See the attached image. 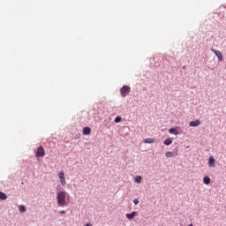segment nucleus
<instances>
[{"instance_id":"f257e3e1","label":"nucleus","mask_w":226,"mask_h":226,"mask_svg":"<svg viewBox=\"0 0 226 226\" xmlns=\"http://www.w3.org/2000/svg\"><path fill=\"white\" fill-rule=\"evenodd\" d=\"M66 197L70 199V195L68 194V192L64 191H61L56 193V202L59 207H64V206H68Z\"/></svg>"},{"instance_id":"f03ea898","label":"nucleus","mask_w":226,"mask_h":226,"mask_svg":"<svg viewBox=\"0 0 226 226\" xmlns=\"http://www.w3.org/2000/svg\"><path fill=\"white\" fill-rule=\"evenodd\" d=\"M35 156H36V158H43V156H45V149L43 148L42 146H40L35 150Z\"/></svg>"},{"instance_id":"7ed1b4c3","label":"nucleus","mask_w":226,"mask_h":226,"mask_svg":"<svg viewBox=\"0 0 226 226\" xmlns=\"http://www.w3.org/2000/svg\"><path fill=\"white\" fill-rule=\"evenodd\" d=\"M130 91H131L130 87H128V86H124V87L121 88V90H120L121 96H123V98H125V96H128V94H130Z\"/></svg>"},{"instance_id":"20e7f679","label":"nucleus","mask_w":226,"mask_h":226,"mask_svg":"<svg viewBox=\"0 0 226 226\" xmlns=\"http://www.w3.org/2000/svg\"><path fill=\"white\" fill-rule=\"evenodd\" d=\"M58 177L60 179V183L63 186L66 185V177H64V171H59Z\"/></svg>"},{"instance_id":"39448f33","label":"nucleus","mask_w":226,"mask_h":226,"mask_svg":"<svg viewBox=\"0 0 226 226\" xmlns=\"http://www.w3.org/2000/svg\"><path fill=\"white\" fill-rule=\"evenodd\" d=\"M212 52H214V54H215V56L218 57L219 61H223V56H222V52H220L219 50H216L215 49H211Z\"/></svg>"},{"instance_id":"423d86ee","label":"nucleus","mask_w":226,"mask_h":226,"mask_svg":"<svg viewBox=\"0 0 226 226\" xmlns=\"http://www.w3.org/2000/svg\"><path fill=\"white\" fill-rule=\"evenodd\" d=\"M189 126L195 128L197 126H200V120H196V121H191L189 123Z\"/></svg>"},{"instance_id":"0eeeda50","label":"nucleus","mask_w":226,"mask_h":226,"mask_svg":"<svg viewBox=\"0 0 226 226\" xmlns=\"http://www.w3.org/2000/svg\"><path fill=\"white\" fill-rule=\"evenodd\" d=\"M177 130H179V127L170 128L169 130V133H171L173 135H179V131Z\"/></svg>"},{"instance_id":"6e6552de","label":"nucleus","mask_w":226,"mask_h":226,"mask_svg":"<svg viewBox=\"0 0 226 226\" xmlns=\"http://www.w3.org/2000/svg\"><path fill=\"white\" fill-rule=\"evenodd\" d=\"M208 167H215V156H210L208 159Z\"/></svg>"},{"instance_id":"1a4fd4ad","label":"nucleus","mask_w":226,"mask_h":226,"mask_svg":"<svg viewBox=\"0 0 226 226\" xmlns=\"http://www.w3.org/2000/svg\"><path fill=\"white\" fill-rule=\"evenodd\" d=\"M137 215V212H132L131 214H126L125 216L128 220H133Z\"/></svg>"},{"instance_id":"9d476101","label":"nucleus","mask_w":226,"mask_h":226,"mask_svg":"<svg viewBox=\"0 0 226 226\" xmlns=\"http://www.w3.org/2000/svg\"><path fill=\"white\" fill-rule=\"evenodd\" d=\"M83 135H91V128L89 127L83 128Z\"/></svg>"},{"instance_id":"9b49d317","label":"nucleus","mask_w":226,"mask_h":226,"mask_svg":"<svg viewBox=\"0 0 226 226\" xmlns=\"http://www.w3.org/2000/svg\"><path fill=\"white\" fill-rule=\"evenodd\" d=\"M172 156H177V152H175V153L167 152L166 153V158H172Z\"/></svg>"},{"instance_id":"f8f14e48","label":"nucleus","mask_w":226,"mask_h":226,"mask_svg":"<svg viewBox=\"0 0 226 226\" xmlns=\"http://www.w3.org/2000/svg\"><path fill=\"white\" fill-rule=\"evenodd\" d=\"M203 183L204 185H209V183H211V178L209 177H204Z\"/></svg>"},{"instance_id":"ddd939ff","label":"nucleus","mask_w":226,"mask_h":226,"mask_svg":"<svg viewBox=\"0 0 226 226\" xmlns=\"http://www.w3.org/2000/svg\"><path fill=\"white\" fill-rule=\"evenodd\" d=\"M144 143L145 144H154V139L148 138V139H144Z\"/></svg>"},{"instance_id":"4468645a","label":"nucleus","mask_w":226,"mask_h":226,"mask_svg":"<svg viewBox=\"0 0 226 226\" xmlns=\"http://www.w3.org/2000/svg\"><path fill=\"white\" fill-rule=\"evenodd\" d=\"M170 144H172V138H168L164 140L165 146H170Z\"/></svg>"},{"instance_id":"2eb2a0df","label":"nucleus","mask_w":226,"mask_h":226,"mask_svg":"<svg viewBox=\"0 0 226 226\" xmlns=\"http://www.w3.org/2000/svg\"><path fill=\"white\" fill-rule=\"evenodd\" d=\"M0 199L1 200H6L8 199V196L3 192H0Z\"/></svg>"},{"instance_id":"dca6fc26","label":"nucleus","mask_w":226,"mask_h":226,"mask_svg":"<svg viewBox=\"0 0 226 226\" xmlns=\"http://www.w3.org/2000/svg\"><path fill=\"white\" fill-rule=\"evenodd\" d=\"M142 182V177L141 176H138L135 178V183L140 184Z\"/></svg>"},{"instance_id":"f3484780","label":"nucleus","mask_w":226,"mask_h":226,"mask_svg":"<svg viewBox=\"0 0 226 226\" xmlns=\"http://www.w3.org/2000/svg\"><path fill=\"white\" fill-rule=\"evenodd\" d=\"M19 213H26V207L24 205L19 206Z\"/></svg>"},{"instance_id":"a211bd4d","label":"nucleus","mask_w":226,"mask_h":226,"mask_svg":"<svg viewBox=\"0 0 226 226\" xmlns=\"http://www.w3.org/2000/svg\"><path fill=\"white\" fill-rule=\"evenodd\" d=\"M121 121H122L121 117H117L115 118V123H121Z\"/></svg>"},{"instance_id":"6ab92c4d","label":"nucleus","mask_w":226,"mask_h":226,"mask_svg":"<svg viewBox=\"0 0 226 226\" xmlns=\"http://www.w3.org/2000/svg\"><path fill=\"white\" fill-rule=\"evenodd\" d=\"M133 203L135 204V206H137V204H139V199H134Z\"/></svg>"},{"instance_id":"aec40b11","label":"nucleus","mask_w":226,"mask_h":226,"mask_svg":"<svg viewBox=\"0 0 226 226\" xmlns=\"http://www.w3.org/2000/svg\"><path fill=\"white\" fill-rule=\"evenodd\" d=\"M65 213H66V211H64V210L60 211V215H64Z\"/></svg>"},{"instance_id":"412c9836","label":"nucleus","mask_w":226,"mask_h":226,"mask_svg":"<svg viewBox=\"0 0 226 226\" xmlns=\"http://www.w3.org/2000/svg\"><path fill=\"white\" fill-rule=\"evenodd\" d=\"M85 226H93V224H91V223H87V224H85Z\"/></svg>"}]
</instances>
